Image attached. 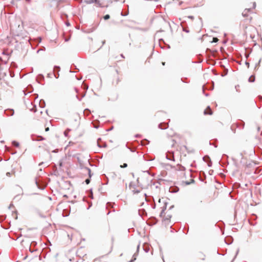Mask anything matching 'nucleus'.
Listing matches in <instances>:
<instances>
[{
  "instance_id": "nucleus-1",
  "label": "nucleus",
  "mask_w": 262,
  "mask_h": 262,
  "mask_svg": "<svg viewBox=\"0 0 262 262\" xmlns=\"http://www.w3.org/2000/svg\"><path fill=\"white\" fill-rule=\"evenodd\" d=\"M155 208L160 213V216L163 222H167L170 220L173 214V206H169L167 208V203L164 199H159L158 203L155 204Z\"/></svg>"
},
{
  "instance_id": "nucleus-2",
  "label": "nucleus",
  "mask_w": 262,
  "mask_h": 262,
  "mask_svg": "<svg viewBox=\"0 0 262 262\" xmlns=\"http://www.w3.org/2000/svg\"><path fill=\"white\" fill-rule=\"evenodd\" d=\"M180 170L182 171L181 174L183 176L181 178V182L183 185H187L194 182V180L192 178L191 172H184L185 168L183 166H180Z\"/></svg>"
},
{
  "instance_id": "nucleus-3",
  "label": "nucleus",
  "mask_w": 262,
  "mask_h": 262,
  "mask_svg": "<svg viewBox=\"0 0 262 262\" xmlns=\"http://www.w3.org/2000/svg\"><path fill=\"white\" fill-rule=\"evenodd\" d=\"M11 30L16 36H19L22 31V27H20L19 22L15 23L11 27Z\"/></svg>"
},
{
  "instance_id": "nucleus-4",
  "label": "nucleus",
  "mask_w": 262,
  "mask_h": 262,
  "mask_svg": "<svg viewBox=\"0 0 262 262\" xmlns=\"http://www.w3.org/2000/svg\"><path fill=\"white\" fill-rule=\"evenodd\" d=\"M251 12L250 8L245 9L242 13V15L245 17H248L249 14Z\"/></svg>"
},
{
  "instance_id": "nucleus-5",
  "label": "nucleus",
  "mask_w": 262,
  "mask_h": 262,
  "mask_svg": "<svg viewBox=\"0 0 262 262\" xmlns=\"http://www.w3.org/2000/svg\"><path fill=\"white\" fill-rule=\"evenodd\" d=\"M204 115H212V110H211V108H210L209 106H208L204 111Z\"/></svg>"
},
{
  "instance_id": "nucleus-6",
  "label": "nucleus",
  "mask_w": 262,
  "mask_h": 262,
  "mask_svg": "<svg viewBox=\"0 0 262 262\" xmlns=\"http://www.w3.org/2000/svg\"><path fill=\"white\" fill-rule=\"evenodd\" d=\"M95 2V3H97L98 5L100 7H102V6L101 5V4L99 3V1H98L97 0H90V1H86V3L88 4H90V3H93V2Z\"/></svg>"
},
{
  "instance_id": "nucleus-7",
  "label": "nucleus",
  "mask_w": 262,
  "mask_h": 262,
  "mask_svg": "<svg viewBox=\"0 0 262 262\" xmlns=\"http://www.w3.org/2000/svg\"><path fill=\"white\" fill-rule=\"evenodd\" d=\"M6 174L7 177H10L15 176V171L13 170H12L11 172H7Z\"/></svg>"
},
{
  "instance_id": "nucleus-8",
  "label": "nucleus",
  "mask_w": 262,
  "mask_h": 262,
  "mask_svg": "<svg viewBox=\"0 0 262 262\" xmlns=\"http://www.w3.org/2000/svg\"><path fill=\"white\" fill-rule=\"evenodd\" d=\"M44 139H45L42 137H41L40 136H38L36 137V139H35V140H37V141H41V140H43Z\"/></svg>"
},
{
  "instance_id": "nucleus-9",
  "label": "nucleus",
  "mask_w": 262,
  "mask_h": 262,
  "mask_svg": "<svg viewBox=\"0 0 262 262\" xmlns=\"http://www.w3.org/2000/svg\"><path fill=\"white\" fill-rule=\"evenodd\" d=\"M51 2H56L57 4L62 2L63 0H50Z\"/></svg>"
},
{
  "instance_id": "nucleus-10",
  "label": "nucleus",
  "mask_w": 262,
  "mask_h": 262,
  "mask_svg": "<svg viewBox=\"0 0 262 262\" xmlns=\"http://www.w3.org/2000/svg\"><path fill=\"white\" fill-rule=\"evenodd\" d=\"M120 167L121 168H126L127 167V164L126 163H124L123 165H120Z\"/></svg>"
},
{
  "instance_id": "nucleus-11",
  "label": "nucleus",
  "mask_w": 262,
  "mask_h": 262,
  "mask_svg": "<svg viewBox=\"0 0 262 262\" xmlns=\"http://www.w3.org/2000/svg\"><path fill=\"white\" fill-rule=\"evenodd\" d=\"M103 18L105 20H107L110 18V16L108 14H106L103 17Z\"/></svg>"
},
{
  "instance_id": "nucleus-12",
  "label": "nucleus",
  "mask_w": 262,
  "mask_h": 262,
  "mask_svg": "<svg viewBox=\"0 0 262 262\" xmlns=\"http://www.w3.org/2000/svg\"><path fill=\"white\" fill-rule=\"evenodd\" d=\"M13 144L15 146H16V147H18L19 144L18 142H16V141H14L13 142Z\"/></svg>"
},
{
  "instance_id": "nucleus-13",
  "label": "nucleus",
  "mask_w": 262,
  "mask_h": 262,
  "mask_svg": "<svg viewBox=\"0 0 262 262\" xmlns=\"http://www.w3.org/2000/svg\"><path fill=\"white\" fill-rule=\"evenodd\" d=\"M219 39L216 37H213V42H217Z\"/></svg>"
},
{
  "instance_id": "nucleus-14",
  "label": "nucleus",
  "mask_w": 262,
  "mask_h": 262,
  "mask_svg": "<svg viewBox=\"0 0 262 262\" xmlns=\"http://www.w3.org/2000/svg\"><path fill=\"white\" fill-rule=\"evenodd\" d=\"M112 249H113V247L111 246L110 248V250H108V252L107 253V254H109L110 253H111V252L112 251Z\"/></svg>"
},
{
  "instance_id": "nucleus-15",
  "label": "nucleus",
  "mask_w": 262,
  "mask_h": 262,
  "mask_svg": "<svg viewBox=\"0 0 262 262\" xmlns=\"http://www.w3.org/2000/svg\"><path fill=\"white\" fill-rule=\"evenodd\" d=\"M85 183L86 184H89L90 182V180L89 179H87L86 180H85Z\"/></svg>"
},
{
  "instance_id": "nucleus-16",
  "label": "nucleus",
  "mask_w": 262,
  "mask_h": 262,
  "mask_svg": "<svg viewBox=\"0 0 262 262\" xmlns=\"http://www.w3.org/2000/svg\"><path fill=\"white\" fill-rule=\"evenodd\" d=\"M49 130H50V128H49V127H45V131L46 132H48Z\"/></svg>"
},
{
  "instance_id": "nucleus-17",
  "label": "nucleus",
  "mask_w": 262,
  "mask_h": 262,
  "mask_svg": "<svg viewBox=\"0 0 262 262\" xmlns=\"http://www.w3.org/2000/svg\"><path fill=\"white\" fill-rule=\"evenodd\" d=\"M86 169L88 171V173H89V175L90 176V172H91L90 169L89 168H86Z\"/></svg>"
},
{
  "instance_id": "nucleus-18",
  "label": "nucleus",
  "mask_w": 262,
  "mask_h": 262,
  "mask_svg": "<svg viewBox=\"0 0 262 262\" xmlns=\"http://www.w3.org/2000/svg\"><path fill=\"white\" fill-rule=\"evenodd\" d=\"M255 6H256V4L255 3H253V8H255Z\"/></svg>"
},
{
  "instance_id": "nucleus-19",
  "label": "nucleus",
  "mask_w": 262,
  "mask_h": 262,
  "mask_svg": "<svg viewBox=\"0 0 262 262\" xmlns=\"http://www.w3.org/2000/svg\"><path fill=\"white\" fill-rule=\"evenodd\" d=\"M26 1H27L28 2H29L30 1V0H26Z\"/></svg>"
},
{
  "instance_id": "nucleus-20",
  "label": "nucleus",
  "mask_w": 262,
  "mask_h": 262,
  "mask_svg": "<svg viewBox=\"0 0 262 262\" xmlns=\"http://www.w3.org/2000/svg\"><path fill=\"white\" fill-rule=\"evenodd\" d=\"M251 19H252V17H250V20H251Z\"/></svg>"
}]
</instances>
